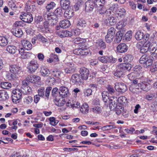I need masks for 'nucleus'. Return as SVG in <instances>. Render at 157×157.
<instances>
[{
    "label": "nucleus",
    "mask_w": 157,
    "mask_h": 157,
    "mask_svg": "<svg viewBox=\"0 0 157 157\" xmlns=\"http://www.w3.org/2000/svg\"><path fill=\"white\" fill-rule=\"evenodd\" d=\"M39 64L36 60H32L28 63V69L29 73H33L35 72L39 68Z\"/></svg>",
    "instance_id": "f257e3e1"
},
{
    "label": "nucleus",
    "mask_w": 157,
    "mask_h": 157,
    "mask_svg": "<svg viewBox=\"0 0 157 157\" xmlns=\"http://www.w3.org/2000/svg\"><path fill=\"white\" fill-rule=\"evenodd\" d=\"M12 93L13 94L12 95L11 98L13 102L15 103H19L22 95L20 90L16 89L15 90H13Z\"/></svg>",
    "instance_id": "f03ea898"
},
{
    "label": "nucleus",
    "mask_w": 157,
    "mask_h": 157,
    "mask_svg": "<svg viewBox=\"0 0 157 157\" xmlns=\"http://www.w3.org/2000/svg\"><path fill=\"white\" fill-rule=\"evenodd\" d=\"M149 41L147 43L143 44V43L139 42L137 44V48L140 50V52L142 53H144L147 52L150 47V44Z\"/></svg>",
    "instance_id": "7ed1b4c3"
},
{
    "label": "nucleus",
    "mask_w": 157,
    "mask_h": 157,
    "mask_svg": "<svg viewBox=\"0 0 157 157\" xmlns=\"http://www.w3.org/2000/svg\"><path fill=\"white\" fill-rule=\"evenodd\" d=\"M96 7L95 2L92 0H88L85 2V11L86 12H91L94 8Z\"/></svg>",
    "instance_id": "20e7f679"
},
{
    "label": "nucleus",
    "mask_w": 157,
    "mask_h": 157,
    "mask_svg": "<svg viewBox=\"0 0 157 157\" xmlns=\"http://www.w3.org/2000/svg\"><path fill=\"white\" fill-rule=\"evenodd\" d=\"M109 107L111 110H115L116 111V113L117 115L121 114V111L118 110V108L121 109V106L117 105L115 101L112 99H110L109 100Z\"/></svg>",
    "instance_id": "39448f33"
},
{
    "label": "nucleus",
    "mask_w": 157,
    "mask_h": 157,
    "mask_svg": "<svg viewBox=\"0 0 157 157\" xmlns=\"http://www.w3.org/2000/svg\"><path fill=\"white\" fill-rule=\"evenodd\" d=\"M116 90L120 93H123L126 92L127 90L126 85L122 82H116L115 84Z\"/></svg>",
    "instance_id": "423d86ee"
},
{
    "label": "nucleus",
    "mask_w": 157,
    "mask_h": 157,
    "mask_svg": "<svg viewBox=\"0 0 157 157\" xmlns=\"http://www.w3.org/2000/svg\"><path fill=\"white\" fill-rule=\"evenodd\" d=\"M59 96L62 98L67 97L69 94V90L68 88L65 86H61L59 89Z\"/></svg>",
    "instance_id": "0eeeda50"
},
{
    "label": "nucleus",
    "mask_w": 157,
    "mask_h": 157,
    "mask_svg": "<svg viewBox=\"0 0 157 157\" xmlns=\"http://www.w3.org/2000/svg\"><path fill=\"white\" fill-rule=\"evenodd\" d=\"M20 18L23 21L29 23H31L33 20V17L30 13L28 14L25 13L20 15Z\"/></svg>",
    "instance_id": "6e6552de"
},
{
    "label": "nucleus",
    "mask_w": 157,
    "mask_h": 157,
    "mask_svg": "<svg viewBox=\"0 0 157 157\" xmlns=\"http://www.w3.org/2000/svg\"><path fill=\"white\" fill-rule=\"evenodd\" d=\"M9 68L11 73L17 74V75L20 74L22 72L21 67L16 65H10Z\"/></svg>",
    "instance_id": "1a4fd4ad"
},
{
    "label": "nucleus",
    "mask_w": 157,
    "mask_h": 157,
    "mask_svg": "<svg viewBox=\"0 0 157 157\" xmlns=\"http://www.w3.org/2000/svg\"><path fill=\"white\" fill-rule=\"evenodd\" d=\"M129 80L132 81L135 78L136 79L141 78L143 77V72L142 71L136 72H131L128 75Z\"/></svg>",
    "instance_id": "9d476101"
},
{
    "label": "nucleus",
    "mask_w": 157,
    "mask_h": 157,
    "mask_svg": "<svg viewBox=\"0 0 157 157\" xmlns=\"http://www.w3.org/2000/svg\"><path fill=\"white\" fill-rule=\"evenodd\" d=\"M89 70L85 67L80 68L79 73L81 75V77L83 79L86 80L88 79L89 75Z\"/></svg>",
    "instance_id": "9b49d317"
},
{
    "label": "nucleus",
    "mask_w": 157,
    "mask_h": 157,
    "mask_svg": "<svg viewBox=\"0 0 157 157\" xmlns=\"http://www.w3.org/2000/svg\"><path fill=\"white\" fill-rule=\"evenodd\" d=\"M76 68L73 63H68L67 66L64 68V72L67 74H71L75 72Z\"/></svg>",
    "instance_id": "f8f14e48"
},
{
    "label": "nucleus",
    "mask_w": 157,
    "mask_h": 157,
    "mask_svg": "<svg viewBox=\"0 0 157 157\" xmlns=\"http://www.w3.org/2000/svg\"><path fill=\"white\" fill-rule=\"evenodd\" d=\"M32 2L31 0H28L26 3L25 9L28 13H32L36 10V6L31 4Z\"/></svg>",
    "instance_id": "ddd939ff"
},
{
    "label": "nucleus",
    "mask_w": 157,
    "mask_h": 157,
    "mask_svg": "<svg viewBox=\"0 0 157 157\" xmlns=\"http://www.w3.org/2000/svg\"><path fill=\"white\" fill-rule=\"evenodd\" d=\"M82 79L80 74L77 73L73 75L71 78V81L74 84H78L81 82Z\"/></svg>",
    "instance_id": "4468645a"
},
{
    "label": "nucleus",
    "mask_w": 157,
    "mask_h": 157,
    "mask_svg": "<svg viewBox=\"0 0 157 157\" xmlns=\"http://www.w3.org/2000/svg\"><path fill=\"white\" fill-rule=\"evenodd\" d=\"M11 32L14 35L18 37H21L23 33L21 29L15 27H13Z\"/></svg>",
    "instance_id": "2eb2a0df"
},
{
    "label": "nucleus",
    "mask_w": 157,
    "mask_h": 157,
    "mask_svg": "<svg viewBox=\"0 0 157 157\" xmlns=\"http://www.w3.org/2000/svg\"><path fill=\"white\" fill-rule=\"evenodd\" d=\"M128 49V46L124 43L120 44L117 47V51L120 53L125 52L127 51Z\"/></svg>",
    "instance_id": "dca6fc26"
},
{
    "label": "nucleus",
    "mask_w": 157,
    "mask_h": 157,
    "mask_svg": "<svg viewBox=\"0 0 157 157\" xmlns=\"http://www.w3.org/2000/svg\"><path fill=\"white\" fill-rule=\"evenodd\" d=\"M123 73L124 72L127 71H129L131 69V67L128 64L126 63H122L119 65L117 67Z\"/></svg>",
    "instance_id": "f3484780"
},
{
    "label": "nucleus",
    "mask_w": 157,
    "mask_h": 157,
    "mask_svg": "<svg viewBox=\"0 0 157 157\" xmlns=\"http://www.w3.org/2000/svg\"><path fill=\"white\" fill-rule=\"evenodd\" d=\"M21 43L22 46L25 50H30L32 49V45L29 41L24 39L21 40Z\"/></svg>",
    "instance_id": "a211bd4d"
},
{
    "label": "nucleus",
    "mask_w": 157,
    "mask_h": 157,
    "mask_svg": "<svg viewBox=\"0 0 157 157\" xmlns=\"http://www.w3.org/2000/svg\"><path fill=\"white\" fill-rule=\"evenodd\" d=\"M95 45L98 49H105L106 48V45L102 39L98 40L96 43Z\"/></svg>",
    "instance_id": "6ab92c4d"
},
{
    "label": "nucleus",
    "mask_w": 157,
    "mask_h": 157,
    "mask_svg": "<svg viewBox=\"0 0 157 157\" xmlns=\"http://www.w3.org/2000/svg\"><path fill=\"white\" fill-rule=\"evenodd\" d=\"M44 17L46 21H49L52 19H57V16L53 13H48L44 14Z\"/></svg>",
    "instance_id": "aec40b11"
},
{
    "label": "nucleus",
    "mask_w": 157,
    "mask_h": 157,
    "mask_svg": "<svg viewBox=\"0 0 157 157\" xmlns=\"http://www.w3.org/2000/svg\"><path fill=\"white\" fill-rule=\"evenodd\" d=\"M60 97H58L57 98H54V100L55 104L58 106H63L65 103V100L64 99L61 98H60Z\"/></svg>",
    "instance_id": "412c9836"
},
{
    "label": "nucleus",
    "mask_w": 157,
    "mask_h": 157,
    "mask_svg": "<svg viewBox=\"0 0 157 157\" xmlns=\"http://www.w3.org/2000/svg\"><path fill=\"white\" fill-rule=\"evenodd\" d=\"M157 98V94L155 92H150L147 94L145 98L148 101L154 100Z\"/></svg>",
    "instance_id": "4be33fe9"
},
{
    "label": "nucleus",
    "mask_w": 157,
    "mask_h": 157,
    "mask_svg": "<svg viewBox=\"0 0 157 157\" xmlns=\"http://www.w3.org/2000/svg\"><path fill=\"white\" fill-rule=\"evenodd\" d=\"M123 36L124 34L122 31L120 30L117 32L116 34L115 38L114 40L115 42L117 43H120Z\"/></svg>",
    "instance_id": "5701e85b"
},
{
    "label": "nucleus",
    "mask_w": 157,
    "mask_h": 157,
    "mask_svg": "<svg viewBox=\"0 0 157 157\" xmlns=\"http://www.w3.org/2000/svg\"><path fill=\"white\" fill-rule=\"evenodd\" d=\"M40 72L41 75L43 77L48 76L51 73L50 71L47 68L44 67H41Z\"/></svg>",
    "instance_id": "b1692460"
},
{
    "label": "nucleus",
    "mask_w": 157,
    "mask_h": 157,
    "mask_svg": "<svg viewBox=\"0 0 157 157\" xmlns=\"http://www.w3.org/2000/svg\"><path fill=\"white\" fill-rule=\"evenodd\" d=\"M59 35L62 38L68 36H71L72 35V34L71 32L65 30L59 32Z\"/></svg>",
    "instance_id": "393cba45"
},
{
    "label": "nucleus",
    "mask_w": 157,
    "mask_h": 157,
    "mask_svg": "<svg viewBox=\"0 0 157 157\" xmlns=\"http://www.w3.org/2000/svg\"><path fill=\"white\" fill-rule=\"evenodd\" d=\"M6 50L10 53L14 54L17 51L18 49L15 46L10 45L7 47Z\"/></svg>",
    "instance_id": "a878e982"
},
{
    "label": "nucleus",
    "mask_w": 157,
    "mask_h": 157,
    "mask_svg": "<svg viewBox=\"0 0 157 157\" xmlns=\"http://www.w3.org/2000/svg\"><path fill=\"white\" fill-rule=\"evenodd\" d=\"M60 2L61 6L63 9H69L70 5L69 0H61Z\"/></svg>",
    "instance_id": "bb28decb"
},
{
    "label": "nucleus",
    "mask_w": 157,
    "mask_h": 157,
    "mask_svg": "<svg viewBox=\"0 0 157 157\" xmlns=\"http://www.w3.org/2000/svg\"><path fill=\"white\" fill-rule=\"evenodd\" d=\"M74 15V12L72 10L69 9H66L64 15V17L67 19H70Z\"/></svg>",
    "instance_id": "cd10ccee"
},
{
    "label": "nucleus",
    "mask_w": 157,
    "mask_h": 157,
    "mask_svg": "<svg viewBox=\"0 0 157 157\" xmlns=\"http://www.w3.org/2000/svg\"><path fill=\"white\" fill-rule=\"evenodd\" d=\"M59 24L60 26L63 28H68L71 25L70 21L67 20H64L60 21Z\"/></svg>",
    "instance_id": "c85d7f7f"
},
{
    "label": "nucleus",
    "mask_w": 157,
    "mask_h": 157,
    "mask_svg": "<svg viewBox=\"0 0 157 157\" xmlns=\"http://www.w3.org/2000/svg\"><path fill=\"white\" fill-rule=\"evenodd\" d=\"M17 75V74H15L13 73H8L6 75V78L11 81L16 80L18 78Z\"/></svg>",
    "instance_id": "c756f323"
},
{
    "label": "nucleus",
    "mask_w": 157,
    "mask_h": 157,
    "mask_svg": "<svg viewBox=\"0 0 157 157\" xmlns=\"http://www.w3.org/2000/svg\"><path fill=\"white\" fill-rule=\"evenodd\" d=\"M21 91L24 94H30L32 93V90L29 86L22 87Z\"/></svg>",
    "instance_id": "7c9ffc66"
},
{
    "label": "nucleus",
    "mask_w": 157,
    "mask_h": 157,
    "mask_svg": "<svg viewBox=\"0 0 157 157\" xmlns=\"http://www.w3.org/2000/svg\"><path fill=\"white\" fill-rule=\"evenodd\" d=\"M7 92L5 91H0V100L5 101L9 98Z\"/></svg>",
    "instance_id": "2f4dec72"
},
{
    "label": "nucleus",
    "mask_w": 157,
    "mask_h": 157,
    "mask_svg": "<svg viewBox=\"0 0 157 157\" xmlns=\"http://www.w3.org/2000/svg\"><path fill=\"white\" fill-rule=\"evenodd\" d=\"M87 25L86 21L83 18L79 19L78 21L77 25L82 28L86 27Z\"/></svg>",
    "instance_id": "473e14b6"
},
{
    "label": "nucleus",
    "mask_w": 157,
    "mask_h": 157,
    "mask_svg": "<svg viewBox=\"0 0 157 157\" xmlns=\"http://www.w3.org/2000/svg\"><path fill=\"white\" fill-rule=\"evenodd\" d=\"M117 101L119 104L123 105H126L128 102L127 98L124 96L120 97L118 98Z\"/></svg>",
    "instance_id": "72a5a7b5"
},
{
    "label": "nucleus",
    "mask_w": 157,
    "mask_h": 157,
    "mask_svg": "<svg viewBox=\"0 0 157 157\" xmlns=\"http://www.w3.org/2000/svg\"><path fill=\"white\" fill-rule=\"evenodd\" d=\"M151 87L150 84L147 82L141 83V89L146 91H148L150 90Z\"/></svg>",
    "instance_id": "f704fd0d"
},
{
    "label": "nucleus",
    "mask_w": 157,
    "mask_h": 157,
    "mask_svg": "<svg viewBox=\"0 0 157 157\" xmlns=\"http://www.w3.org/2000/svg\"><path fill=\"white\" fill-rule=\"evenodd\" d=\"M8 41L7 39L3 36H0V45L5 46L7 45Z\"/></svg>",
    "instance_id": "c9c22d12"
},
{
    "label": "nucleus",
    "mask_w": 157,
    "mask_h": 157,
    "mask_svg": "<svg viewBox=\"0 0 157 157\" xmlns=\"http://www.w3.org/2000/svg\"><path fill=\"white\" fill-rule=\"evenodd\" d=\"M83 4V2L81 0H79L77 1L74 5L73 9L75 11L78 10L79 8L82 6Z\"/></svg>",
    "instance_id": "e433bc0d"
},
{
    "label": "nucleus",
    "mask_w": 157,
    "mask_h": 157,
    "mask_svg": "<svg viewBox=\"0 0 157 157\" xmlns=\"http://www.w3.org/2000/svg\"><path fill=\"white\" fill-rule=\"evenodd\" d=\"M81 112L84 114H86L89 111V107L88 105L86 104H83L81 107Z\"/></svg>",
    "instance_id": "4c0bfd02"
},
{
    "label": "nucleus",
    "mask_w": 157,
    "mask_h": 157,
    "mask_svg": "<svg viewBox=\"0 0 157 157\" xmlns=\"http://www.w3.org/2000/svg\"><path fill=\"white\" fill-rule=\"evenodd\" d=\"M135 36L136 40H140L144 38V33L141 31H138L136 33Z\"/></svg>",
    "instance_id": "58836bf2"
},
{
    "label": "nucleus",
    "mask_w": 157,
    "mask_h": 157,
    "mask_svg": "<svg viewBox=\"0 0 157 157\" xmlns=\"http://www.w3.org/2000/svg\"><path fill=\"white\" fill-rule=\"evenodd\" d=\"M153 61V59L150 56H149L148 58L144 64V67L145 68H147L151 66L152 65Z\"/></svg>",
    "instance_id": "ea45409f"
},
{
    "label": "nucleus",
    "mask_w": 157,
    "mask_h": 157,
    "mask_svg": "<svg viewBox=\"0 0 157 157\" xmlns=\"http://www.w3.org/2000/svg\"><path fill=\"white\" fill-rule=\"evenodd\" d=\"M133 59V57L132 56L129 54L126 55L123 58L124 61L126 64L131 62Z\"/></svg>",
    "instance_id": "a19ab883"
},
{
    "label": "nucleus",
    "mask_w": 157,
    "mask_h": 157,
    "mask_svg": "<svg viewBox=\"0 0 157 157\" xmlns=\"http://www.w3.org/2000/svg\"><path fill=\"white\" fill-rule=\"evenodd\" d=\"M0 85L1 87L4 89H9L12 86L10 83L7 82H2L1 83Z\"/></svg>",
    "instance_id": "79ce46f5"
},
{
    "label": "nucleus",
    "mask_w": 157,
    "mask_h": 157,
    "mask_svg": "<svg viewBox=\"0 0 157 157\" xmlns=\"http://www.w3.org/2000/svg\"><path fill=\"white\" fill-rule=\"evenodd\" d=\"M133 87L135 88L134 89L132 87H130L129 88L130 90L133 93H137L138 92L139 88L141 89V83H139Z\"/></svg>",
    "instance_id": "37998d69"
},
{
    "label": "nucleus",
    "mask_w": 157,
    "mask_h": 157,
    "mask_svg": "<svg viewBox=\"0 0 157 157\" xmlns=\"http://www.w3.org/2000/svg\"><path fill=\"white\" fill-rule=\"evenodd\" d=\"M52 95L54 98L59 97V89L57 87L54 88L52 89Z\"/></svg>",
    "instance_id": "c03bdc74"
},
{
    "label": "nucleus",
    "mask_w": 157,
    "mask_h": 157,
    "mask_svg": "<svg viewBox=\"0 0 157 157\" xmlns=\"http://www.w3.org/2000/svg\"><path fill=\"white\" fill-rule=\"evenodd\" d=\"M108 94V93L107 91H103L101 93L102 100L105 102H107L109 100Z\"/></svg>",
    "instance_id": "a18cd8bd"
},
{
    "label": "nucleus",
    "mask_w": 157,
    "mask_h": 157,
    "mask_svg": "<svg viewBox=\"0 0 157 157\" xmlns=\"http://www.w3.org/2000/svg\"><path fill=\"white\" fill-rule=\"evenodd\" d=\"M125 13V10L123 8L119 9L117 11V13L118 16L121 17H122L124 15Z\"/></svg>",
    "instance_id": "49530a36"
},
{
    "label": "nucleus",
    "mask_w": 157,
    "mask_h": 157,
    "mask_svg": "<svg viewBox=\"0 0 157 157\" xmlns=\"http://www.w3.org/2000/svg\"><path fill=\"white\" fill-rule=\"evenodd\" d=\"M149 56L147 55H144L140 58L139 62L140 64H143V65L146 62L147 59L148 58Z\"/></svg>",
    "instance_id": "de8ad7c7"
},
{
    "label": "nucleus",
    "mask_w": 157,
    "mask_h": 157,
    "mask_svg": "<svg viewBox=\"0 0 157 157\" xmlns=\"http://www.w3.org/2000/svg\"><path fill=\"white\" fill-rule=\"evenodd\" d=\"M94 2L97 7L103 6L105 3V0H94Z\"/></svg>",
    "instance_id": "09e8293b"
},
{
    "label": "nucleus",
    "mask_w": 157,
    "mask_h": 157,
    "mask_svg": "<svg viewBox=\"0 0 157 157\" xmlns=\"http://www.w3.org/2000/svg\"><path fill=\"white\" fill-rule=\"evenodd\" d=\"M43 21V17L41 16H36L34 18V23L36 24H40Z\"/></svg>",
    "instance_id": "8fccbe9b"
},
{
    "label": "nucleus",
    "mask_w": 157,
    "mask_h": 157,
    "mask_svg": "<svg viewBox=\"0 0 157 157\" xmlns=\"http://www.w3.org/2000/svg\"><path fill=\"white\" fill-rule=\"evenodd\" d=\"M106 89L107 90V92L109 94L112 95L114 94L115 92V90L113 87L110 85H109L107 87Z\"/></svg>",
    "instance_id": "3c124183"
},
{
    "label": "nucleus",
    "mask_w": 157,
    "mask_h": 157,
    "mask_svg": "<svg viewBox=\"0 0 157 157\" xmlns=\"http://www.w3.org/2000/svg\"><path fill=\"white\" fill-rule=\"evenodd\" d=\"M132 32L131 31H129L125 34L124 36V39L127 40H130L132 38Z\"/></svg>",
    "instance_id": "603ef678"
},
{
    "label": "nucleus",
    "mask_w": 157,
    "mask_h": 157,
    "mask_svg": "<svg viewBox=\"0 0 157 157\" xmlns=\"http://www.w3.org/2000/svg\"><path fill=\"white\" fill-rule=\"evenodd\" d=\"M61 73L57 70H55L52 72V74L55 77L58 78L60 76Z\"/></svg>",
    "instance_id": "864d4df0"
},
{
    "label": "nucleus",
    "mask_w": 157,
    "mask_h": 157,
    "mask_svg": "<svg viewBox=\"0 0 157 157\" xmlns=\"http://www.w3.org/2000/svg\"><path fill=\"white\" fill-rule=\"evenodd\" d=\"M114 36L111 35H109L107 34L105 36V39L107 43H110L113 40Z\"/></svg>",
    "instance_id": "5fc2aeb1"
},
{
    "label": "nucleus",
    "mask_w": 157,
    "mask_h": 157,
    "mask_svg": "<svg viewBox=\"0 0 157 157\" xmlns=\"http://www.w3.org/2000/svg\"><path fill=\"white\" fill-rule=\"evenodd\" d=\"M116 29L113 27L109 28L108 30L107 34L111 35L112 36H114L115 33Z\"/></svg>",
    "instance_id": "6e6d98bb"
},
{
    "label": "nucleus",
    "mask_w": 157,
    "mask_h": 157,
    "mask_svg": "<svg viewBox=\"0 0 157 157\" xmlns=\"http://www.w3.org/2000/svg\"><path fill=\"white\" fill-rule=\"evenodd\" d=\"M108 20L111 25H112L115 24L117 22L116 18L114 17H110L108 18Z\"/></svg>",
    "instance_id": "4d7b16f0"
},
{
    "label": "nucleus",
    "mask_w": 157,
    "mask_h": 157,
    "mask_svg": "<svg viewBox=\"0 0 157 157\" xmlns=\"http://www.w3.org/2000/svg\"><path fill=\"white\" fill-rule=\"evenodd\" d=\"M126 24V22L123 21H120L117 24L116 27L117 29H121L125 26Z\"/></svg>",
    "instance_id": "13d9d810"
},
{
    "label": "nucleus",
    "mask_w": 157,
    "mask_h": 157,
    "mask_svg": "<svg viewBox=\"0 0 157 157\" xmlns=\"http://www.w3.org/2000/svg\"><path fill=\"white\" fill-rule=\"evenodd\" d=\"M33 101V98L31 96H28L25 98L24 102L27 104L31 103Z\"/></svg>",
    "instance_id": "bf43d9fd"
},
{
    "label": "nucleus",
    "mask_w": 157,
    "mask_h": 157,
    "mask_svg": "<svg viewBox=\"0 0 157 157\" xmlns=\"http://www.w3.org/2000/svg\"><path fill=\"white\" fill-rule=\"evenodd\" d=\"M123 74V72H121V71L119 70L117 68L116 70L115 71H114L113 72L114 75L118 78H120Z\"/></svg>",
    "instance_id": "052dcab7"
},
{
    "label": "nucleus",
    "mask_w": 157,
    "mask_h": 157,
    "mask_svg": "<svg viewBox=\"0 0 157 157\" xmlns=\"http://www.w3.org/2000/svg\"><path fill=\"white\" fill-rule=\"evenodd\" d=\"M107 58L108 56H100L98 57V59L99 61L103 63H107Z\"/></svg>",
    "instance_id": "680f3d73"
},
{
    "label": "nucleus",
    "mask_w": 157,
    "mask_h": 157,
    "mask_svg": "<svg viewBox=\"0 0 157 157\" xmlns=\"http://www.w3.org/2000/svg\"><path fill=\"white\" fill-rule=\"evenodd\" d=\"M49 120L50 121L49 124L52 126H55L58 124V122H56L55 118L54 117H50Z\"/></svg>",
    "instance_id": "e2e57ef3"
},
{
    "label": "nucleus",
    "mask_w": 157,
    "mask_h": 157,
    "mask_svg": "<svg viewBox=\"0 0 157 157\" xmlns=\"http://www.w3.org/2000/svg\"><path fill=\"white\" fill-rule=\"evenodd\" d=\"M116 126L114 125H108L102 127L101 129L103 131H106L116 128Z\"/></svg>",
    "instance_id": "0e129e2a"
},
{
    "label": "nucleus",
    "mask_w": 157,
    "mask_h": 157,
    "mask_svg": "<svg viewBox=\"0 0 157 157\" xmlns=\"http://www.w3.org/2000/svg\"><path fill=\"white\" fill-rule=\"evenodd\" d=\"M56 5V4L54 2H52L47 5L46 8L47 10L49 11L51 9H53Z\"/></svg>",
    "instance_id": "69168bd1"
},
{
    "label": "nucleus",
    "mask_w": 157,
    "mask_h": 157,
    "mask_svg": "<svg viewBox=\"0 0 157 157\" xmlns=\"http://www.w3.org/2000/svg\"><path fill=\"white\" fill-rule=\"evenodd\" d=\"M38 94L39 96L41 97H43L44 96V87H41L38 90Z\"/></svg>",
    "instance_id": "338daca9"
},
{
    "label": "nucleus",
    "mask_w": 157,
    "mask_h": 157,
    "mask_svg": "<svg viewBox=\"0 0 157 157\" xmlns=\"http://www.w3.org/2000/svg\"><path fill=\"white\" fill-rule=\"evenodd\" d=\"M30 53L28 52H25L21 56V58L23 59H27L29 58L31 56Z\"/></svg>",
    "instance_id": "774afa93"
}]
</instances>
